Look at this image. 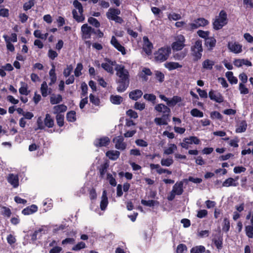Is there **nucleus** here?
<instances>
[{
  "label": "nucleus",
  "mask_w": 253,
  "mask_h": 253,
  "mask_svg": "<svg viewBox=\"0 0 253 253\" xmlns=\"http://www.w3.org/2000/svg\"><path fill=\"white\" fill-rule=\"evenodd\" d=\"M111 102L116 105H120L123 101V98L118 95H112L110 96Z\"/></svg>",
  "instance_id": "obj_35"
},
{
  "label": "nucleus",
  "mask_w": 253,
  "mask_h": 253,
  "mask_svg": "<svg viewBox=\"0 0 253 253\" xmlns=\"http://www.w3.org/2000/svg\"><path fill=\"white\" fill-rule=\"evenodd\" d=\"M143 95V92L141 89H136L130 91L128 93L129 98L134 101H137Z\"/></svg>",
  "instance_id": "obj_19"
},
{
  "label": "nucleus",
  "mask_w": 253,
  "mask_h": 253,
  "mask_svg": "<svg viewBox=\"0 0 253 253\" xmlns=\"http://www.w3.org/2000/svg\"><path fill=\"white\" fill-rule=\"evenodd\" d=\"M81 89H82V92L81 94V97H87V94L88 87L85 83L83 82L82 83Z\"/></svg>",
  "instance_id": "obj_51"
},
{
  "label": "nucleus",
  "mask_w": 253,
  "mask_h": 253,
  "mask_svg": "<svg viewBox=\"0 0 253 253\" xmlns=\"http://www.w3.org/2000/svg\"><path fill=\"white\" fill-rule=\"evenodd\" d=\"M121 14V10L118 8H110L106 12L107 18L110 20H113L115 17Z\"/></svg>",
  "instance_id": "obj_20"
},
{
  "label": "nucleus",
  "mask_w": 253,
  "mask_h": 253,
  "mask_svg": "<svg viewBox=\"0 0 253 253\" xmlns=\"http://www.w3.org/2000/svg\"><path fill=\"white\" fill-rule=\"evenodd\" d=\"M73 67L72 65L67 66V68L64 70L63 75L66 78L69 77L72 72Z\"/></svg>",
  "instance_id": "obj_63"
},
{
  "label": "nucleus",
  "mask_w": 253,
  "mask_h": 253,
  "mask_svg": "<svg viewBox=\"0 0 253 253\" xmlns=\"http://www.w3.org/2000/svg\"><path fill=\"white\" fill-rule=\"evenodd\" d=\"M238 185V183L236 182V180L232 177H229L226 179L223 183L222 187H230V186H237Z\"/></svg>",
  "instance_id": "obj_27"
},
{
  "label": "nucleus",
  "mask_w": 253,
  "mask_h": 253,
  "mask_svg": "<svg viewBox=\"0 0 253 253\" xmlns=\"http://www.w3.org/2000/svg\"><path fill=\"white\" fill-rule=\"evenodd\" d=\"M171 48L169 46L162 47L154 53V60L157 63H162L166 61L171 53Z\"/></svg>",
  "instance_id": "obj_3"
},
{
  "label": "nucleus",
  "mask_w": 253,
  "mask_h": 253,
  "mask_svg": "<svg viewBox=\"0 0 253 253\" xmlns=\"http://www.w3.org/2000/svg\"><path fill=\"white\" fill-rule=\"evenodd\" d=\"M157 201L153 200H150L148 201H146L145 200H141V203L145 206H148L149 207H154Z\"/></svg>",
  "instance_id": "obj_57"
},
{
  "label": "nucleus",
  "mask_w": 253,
  "mask_h": 253,
  "mask_svg": "<svg viewBox=\"0 0 253 253\" xmlns=\"http://www.w3.org/2000/svg\"><path fill=\"white\" fill-rule=\"evenodd\" d=\"M143 98L146 99V100H148L149 101H151L153 103H154L156 99V96L153 94H148L146 93L143 95Z\"/></svg>",
  "instance_id": "obj_60"
},
{
  "label": "nucleus",
  "mask_w": 253,
  "mask_h": 253,
  "mask_svg": "<svg viewBox=\"0 0 253 253\" xmlns=\"http://www.w3.org/2000/svg\"><path fill=\"white\" fill-rule=\"evenodd\" d=\"M226 77L231 84H236L238 83V79L233 76V73L231 71H228L226 73Z\"/></svg>",
  "instance_id": "obj_33"
},
{
  "label": "nucleus",
  "mask_w": 253,
  "mask_h": 253,
  "mask_svg": "<svg viewBox=\"0 0 253 253\" xmlns=\"http://www.w3.org/2000/svg\"><path fill=\"white\" fill-rule=\"evenodd\" d=\"M35 4V0H30L23 4V9L25 11H27L31 9Z\"/></svg>",
  "instance_id": "obj_58"
},
{
  "label": "nucleus",
  "mask_w": 253,
  "mask_h": 253,
  "mask_svg": "<svg viewBox=\"0 0 253 253\" xmlns=\"http://www.w3.org/2000/svg\"><path fill=\"white\" fill-rule=\"evenodd\" d=\"M185 39L184 36L179 35L176 37L175 41L172 43L171 48L173 50H181L185 46Z\"/></svg>",
  "instance_id": "obj_8"
},
{
  "label": "nucleus",
  "mask_w": 253,
  "mask_h": 253,
  "mask_svg": "<svg viewBox=\"0 0 253 253\" xmlns=\"http://www.w3.org/2000/svg\"><path fill=\"white\" fill-rule=\"evenodd\" d=\"M83 69V65L81 63H78L75 70L74 74L76 77H79L82 75L81 71Z\"/></svg>",
  "instance_id": "obj_55"
},
{
  "label": "nucleus",
  "mask_w": 253,
  "mask_h": 253,
  "mask_svg": "<svg viewBox=\"0 0 253 253\" xmlns=\"http://www.w3.org/2000/svg\"><path fill=\"white\" fill-rule=\"evenodd\" d=\"M215 63L213 61L210 59H206L202 63L203 68L207 70H211Z\"/></svg>",
  "instance_id": "obj_34"
},
{
  "label": "nucleus",
  "mask_w": 253,
  "mask_h": 253,
  "mask_svg": "<svg viewBox=\"0 0 253 253\" xmlns=\"http://www.w3.org/2000/svg\"><path fill=\"white\" fill-rule=\"evenodd\" d=\"M168 117H162V118H156L154 119V122L157 125L159 126L167 125L168 124V123L166 120V119Z\"/></svg>",
  "instance_id": "obj_50"
},
{
  "label": "nucleus",
  "mask_w": 253,
  "mask_h": 253,
  "mask_svg": "<svg viewBox=\"0 0 253 253\" xmlns=\"http://www.w3.org/2000/svg\"><path fill=\"white\" fill-rule=\"evenodd\" d=\"M191 55L193 57L194 62L198 61L202 56L203 51L202 47V42L201 40H197L194 44L191 47Z\"/></svg>",
  "instance_id": "obj_5"
},
{
  "label": "nucleus",
  "mask_w": 253,
  "mask_h": 253,
  "mask_svg": "<svg viewBox=\"0 0 253 253\" xmlns=\"http://www.w3.org/2000/svg\"><path fill=\"white\" fill-rule=\"evenodd\" d=\"M114 138L113 142H115V148L119 150H124L126 148V144L124 142V139L122 136H119L116 139Z\"/></svg>",
  "instance_id": "obj_17"
},
{
  "label": "nucleus",
  "mask_w": 253,
  "mask_h": 253,
  "mask_svg": "<svg viewBox=\"0 0 253 253\" xmlns=\"http://www.w3.org/2000/svg\"><path fill=\"white\" fill-rule=\"evenodd\" d=\"M56 120L57 125L59 127H62L64 124V116L62 114H57L56 116Z\"/></svg>",
  "instance_id": "obj_47"
},
{
  "label": "nucleus",
  "mask_w": 253,
  "mask_h": 253,
  "mask_svg": "<svg viewBox=\"0 0 253 253\" xmlns=\"http://www.w3.org/2000/svg\"><path fill=\"white\" fill-rule=\"evenodd\" d=\"M108 204V197L107 195V192L105 190H103L101 197V201L100 202V209L102 211L106 209Z\"/></svg>",
  "instance_id": "obj_22"
},
{
  "label": "nucleus",
  "mask_w": 253,
  "mask_h": 253,
  "mask_svg": "<svg viewBox=\"0 0 253 253\" xmlns=\"http://www.w3.org/2000/svg\"><path fill=\"white\" fill-rule=\"evenodd\" d=\"M54 114H61V113L65 112L67 110V107L64 104H60L53 107Z\"/></svg>",
  "instance_id": "obj_26"
},
{
  "label": "nucleus",
  "mask_w": 253,
  "mask_h": 253,
  "mask_svg": "<svg viewBox=\"0 0 253 253\" xmlns=\"http://www.w3.org/2000/svg\"><path fill=\"white\" fill-rule=\"evenodd\" d=\"M216 41L214 37H208L205 40V45L209 50H212L215 46Z\"/></svg>",
  "instance_id": "obj_24"
},
{
  "label": "nucleus",
  "mask_w": 253,
  "mask_h": 253,
  "mask_svg": "<svg viewBox=\"0 0 253 253\" xmlns=\"http://www.w3.org/2000/svg\"><path fill=\"white\" fill-rule=\"evenodd\" d=\"M187 248L186 246L183 244H180L177 247L176 253H185L187 251Z\"/></svg>",
  "instance_id": "obj_62"
},
{
  "label": "nucleus",
  "mask_w": 253,
  "mask_h": 253,
  "mask_svg": "<svg viewBox=\"0 0 253 253\" xmlns=\"http://www.w3.org/2000/svg\"><path fill=\"white\" fill-rule=\"evenodd\" d=\"M22 86L19 89V93L22 95H27L30 92V91L28 90L27 84L23 82H21Z\"/></svg>",
  "instance_id": "obj_42"
},
{
  "label": "nucleus",
  "mask_w": 253,
  "mask_h": 253,
  "mask_svg": "<svg viewBox=\"0 0 253 253\" xmlns=\"http://www.w3.org/2000/svg\"><path fill=\"white\" fill-rule=\"evenodd\" d=\"M110 142L109 138L107 136H104L100 138H97L94 142V145L96 147H106Z\"/></svg>",
  "instance_id": "obj_13"
},
{
  "label": "nucleus",
  "mask_w": 253,
  "mask_h": 253,
  "mask_svg": "<svg viewBox=\"0 0 253 253\" xmlns=\"http://www.w3.org/2000/svg\"><path fill=\"white\" fill-rule=\"evenodd\" d=\"M247 128V124L246 121H242L240 122L239 126L236 128V132L241 133L245 132Z\"/></svg>",
  "instance_id": "obj_37"
},
{
  "label": "nucleus",
  "mask_w": 253,
  "mask_h": 253,
  "mask_svg": "<svg viewBox=\"0 0 253 253\" xmlns=\"http://www.w3.org/2000/svg\"><path fill=\"white\" fill-rule=\"evenodd\" d=\"M181 101V98L180 97L178 96H174L170 100L169 99V101H167V104L170 107H172L175 106L178 102H179Z\"/></svg>",
  "instance_id": "obj_36"
},
{
  "label": "nucleus",
  "mask_w": 253,
  "mask_h": 253,
  "mask_svg": "<svg viewBox=\"0 0 253 253\" xmlns=\"http://www.w3.org/2000/svg\"><path fill=\"white\" fill-rule=\"evenodd\" d=\"M209 23L208 20L204 18H198L195 19L193 23H189L186 25L185 29L188 31H193L200 27H204Z\"/></svg>",
  "instance_id": "obj_7"
},
{
  "label": "nucleus",
  "mask_w": 253,
  "mask_h": 253,
  "mask_svg": "<svg viewBox=\"0 0 253 253\" xmlns=\"http://www.w3.org/2000/svg\"><path fill=\"white\" fill-rule=\"evenodd\" d=\"M228 48L234 53H239L242 51V45L237 42H229Z\"/></svg>",
  "instance_id": "obj_16"
},
{
  "label": "nucleus",
  "mask_w": 253,
  "mask_h": 253,
  "mask_svg": "<svg viewBox=\"0 0 253 253\" xmlns=\"http://www.w3.org/2000/svg\"><path fill=\"white\" fill-rule=\"evenodd\" d=\"M111 43L118 51L121 52L123 55H125L126 54V49L125 47L120 44V43L118 42V40L114 36L112 37Z\"/></svg>",
  "instance_id": "obj_15"
},
{
  "label": "nucleus",
  "mask_w": 253,
  "mask_h": 253,
  "mask_svg": "<svg viewBox=\"0 0 253 253\" xmlns=\"http://www.w3.org/2000/svg\"><path fill=\"white\" fill-rule=\"evenodd\" d=\"M230 221L227 218H224L223 220V225L222 226V230L225 232L229 231L230 229Z\"/></svg>",
  "instance_id": "obj_56"
},
{
  "label": "nucleus",
  "mask_w": 253,
  "mask_h": 253,
  "mask_svg": "<svg viewBox=\"0 0 253 253\" xmlns=\"http://www.w3.org/2000/svg\"><path fill=\"white\" fill-rule=\"evenodd\" d=\"M155 109L159 112L163 113V117H168L170 112V109L164 104H159L155 106Z\"/></svg>",
  "instance_id": "obj_14"
},
{
  "label": "nucleus",
  "mask_w": 253,
  "mask_h": 253,
  "mask_svg": "<svg viewBox=\"0 0 253 253\" xmlns=\"http://www.w3.org/2000/svg\"><path fill=\"white\" fill-rule=\"evenodd\" d=\"M186 56V52L181 51L180 52L175 53L173 55V57L175 59L177 60H182Z\"/></svg>",
  "instance_id": "obj_61"
},
{
  "label": "nucleus",
  "mask_w": 253,
  "mask_h": 253,
  "mask_svg": "<svg viewBox=\"0 0 253 253\" xmlns=\"http://www.w3.org/2000/svg\"><path fill=\"white\" fill-rule=\"evenodd\" d=\"M89 97L90 102L91 103H92L93 104H94L95 106L99 105L100 101V99L98 97H95L92 93L90 94Z\"/></svg>",
  "instance_id": "obj_52"
},
{
  "label": "nucleus",
  "mask_w": 253,
  "mask_h": 253,
  "mask_svg": "<svg viewBox=\"0 0 253 253\" xmlns=\"http://www.w3.org/2000/svg\"><path fill=\"white\" fill-rule=\"evenodd\" d=\"M116 75L119 78L117 81L118 86L117 90L119 92H124L128 87L129 84V74L124 65H116L115 68Z\"/></svg>",
  "instance_id": "obj_1"
},
{
  "label": "nucleus",
  "mask_w": 253,
  "mask_h": 253,
  "mask_svg": "<svg viewBox=\"0 0 253 253\" xmlns=\"http://www.w3.org/2000/svg\"><path fill=\"white\" fill-rule=\"evenodd\" d=\"M155 78L159 83H162L164 81L165 75L161 71L156 70L154 71Z\"/></svg>",
  "instance_id": "obj_38"
},
{
  "label": "nucleus",
  "mask_w": 253,
  "mask_h": 253,
  "mask_svg": "<svg viewBox=\"0 0 253 253\" xmlns=\"http://www.w3.org/2000/svg\"><path fill=\"white\" fill-rule=\"evenodd\" d=\"M38 207L36 205H32L26 207L22 211V213L24 215H30L38 211Z\"/></svg>",
  "instance_id": "obj_21"
},
{
  "label": "nucleus",
  "mask_w": 253,
  "mask_h": 253,
  "mask_svg": "<svg viewBox=\"0 0 253 253\" xmlns=\"http://www.w3.org/2000/svg\"><path fill=\"white\" fill-rule=\"evenodd\" d=\"M143 50L147 54L150 55L152 53V50L153 48L152 43L149 41L148 38L144 36L143 38Z\"/></svg>",
  "instance_id": "obj_12"
},
{
  "label": "nucleus",
  "mask_w": 253,
  "mask_h": 253,
  "mask_svg": "<svg viewBox=\"0 0 253 253\" xmlns=\"http://www.w3.org/2000/svg\"><path fill=\"white\" fill-rule=\"evenodd\" d=\"M44 125L48 128H51L54 126V120L49 114L45 115V118L44 119Z\"/></svg>",
  "instance_id": "obj_29"
},
{
  "label": "nucleus",
  "mask_w": 253,
  "mask_h": 253,
  "mask_svg": "<svg viewBox=\"0 0 253 253\" xmlns=\"http://www.w3.org/2000/svg\"><path fill=\"white\" fill-rule=\"evenodd\" d=\"M7 180L14 188L19 186V177L17 174L9 173L7 177Z\"/></svg>",
  "instance_id": "obj_18"
},
{
  "label": "nucleus",
  "mask_w": 253,
  "mask_h": 253,
  "mask_svg": "<svg viewBox=\"0 0 253 253\" xmlns=\"http://www.w3.org/2000/svg\"><path fill=\"white\" fill-rule=\"evenodd\" d=\"M150 168L151 170L156 169L157 172L159 174L164 173L165 169L162 168L159 164H151L150 165Z\"/></svg>",
  "instance_id": "obj_41"
},
{
  "label": "nucleus",
  "mask_w": 253,
  "mask_h": 253,
  "mask_svg": "<svg viewBox=\"0 0 253 253\" xmlns=\"http://www.w3.org/2000/svg\"><path fill=\"white\" fill-rule=\"evenodd\" d=\"M67 120L69 122H74L76 121V113L75 111H70L67 113Z\"/></svg>",
  "instance_id": "obj_40"
},
{
  "label": "nucleus",
  "mask_w": 253,
  "mask_h": 253,
  "mask_svg": "<svg viewBox=\"0 0 253 253\" xmlns=\"http://www.w3.org/2000/svg\"><path fill=\"white\" fill-rule=\"evenodd\" d=\"M190 113L192 116L195 117L202 118L204 116L203 112L196 108L192 109L191 110Z\"/></svg>",
  "instance_id": "obj_49"
},
{
  "label": "nucleus",
  "mask_w": 253,
  "mask_h": 253,
  "mask_svg": "<svg viewBox=\"0 0 253 253\" xmlns=\"http://www.w3.org/2000/svg\"><path fill=\"white\" fill-rule=\"evenodd\" d=\"M3 38L4 39L5 42H6L7 49L11 52L14 51L15 48L13 44L10 42L9 37L7 35H4L3 36Z\"/></svg>",
  "instance_id": "obj_39"
},
{
  "label": "nucleus",
  "mask_w": 253,
  "mask_h": 253,
  "mask_svg": "<svg viewBox=\"0 0 253 253\" xmlns=\"http://www.w3.org/2000/svg\"><path fill=\"white\" fill-rule=\"evenodd\" d=\"M209 96L211 100L221 103L224 101V97L220 92L211 89L209 92Z\"/></svg>",
  "instance_id": "obj_10"
},
{
  "label": "nucleus",
  "mask_w": 253,
  "mask_h": 253,
  "mask_svg": "<svg viewBox=\"0 0 253 253\" xmlns=\"http://www.w3.org/2000/svg\"><path fill=\"white\" fill-rule=\"evenodd\" d=\"M227 14L224 10L219 12V15L213 19L212 26L215 30L221 29L228 23Z\"/></svg>",
  "instance_id": "obj_4"
},
{
  "label": "nucleus",
  "mask_w": 253,
  "mask_h": 253,
  "mask_svg": "<svg viewBox=\"0 0 253 253\" xmlns=\"http://www.w3.org/2000/svg\"><path fill=\"white\" fill-rule=\"evenodd\" d=\"M239 89L240 91V93L243 94H247L249 92L248 88H247L245 85L243 83L239 84Z\"/></svg>",
  "instance_id": "obj_64"
},
{
  "label": "nucleus",
  "mask_w": 253,
  "mask_h": 253,
  "mask_svg": "<svg viewBox=\"0 0 253 253\" xmlns=\"http://www.w3.org/2000/svg\"><path fill=\"white\" fill-rule=\"evenodd\" d=\"M104 60L107 62L102 63L101 64V67L104 70H105L106 72L110 73V74H114V69H113V66H116V65H117L116 61L115 60L112 61L107 58H105Z\"/></svg>",
  "instance_id": "obj_9"
},
{
  "label": "nucleus",
  "mask_w": 253,
  "mask_h": 253,
  "mask_svg": "<svg viewBox=\"0 0 253 253\" xmlns=\"http://www.w3.org/2000/svg\"><path fill=\"white\" fill-rule=\"evenodd\" d=\"M109 164L108 163L106 162L101 164L100 167L98 168V170L100 173V177L103 178L105 174L107 171V169L109 168Z\"/></svg>",
  "instance_id": "obj_31"
},
{
  "label": "nucleus",
  "mask_w": 253,
  "mask_h": 253,
  "mask_svg": "<svg viewBox=\"0 0 253 253\" xmlns=\"http://www.w3.org/2000/svg\"><path fill=\"white\" fill-rule=\"evenodd\" d=\"M48 86L46 82L44 81L41 87V91L42 95L43 97H46L48 95L47 93Z\"/></svg>",
  "instance_id": "obj_45"
},
{
  "label": "nucleus",
  "mask_w": 253,
  "mask_h": 253,
  "mask_svg": "<svg viewBox=\"0 0 253 253\" xmlns=\"http://www.w3.org/2000/svg\"><path fill=\"white\" fill-rule=\"evenodd\" d=\"M246 234L249 238H253V226L247 225L245 227Z\"/></svg>",
  "instance_id": "obj_54"
},
{
  "label": "nucleus",
  "mask_w": 253,
  "mask_h": 253,
  "mask_svg": "<svg viewBox=\"0 0 253 253\" xmlns=\"http://www.w3.org/2000/svg\"><path fill=\"white\" fill-rule=\"evenodd\" d=\"M165 66L169 70L171 71L182 67V65L177 62H169L165 64Z\"/></svg>",
  "instance_id": "obj_28"
},
{
  "label": "nucleus",
  "mask_w": 253,
  "mask_h": 253,
  "mask_svg": "<svg viewBox=\"0 0 253 253\" xmlns=\"http://www.w3.org/2000/svg\"><path fill=\"white\" fill-rule=\"evenodd\" d=\"M212 243L214 244L216 248L218 251L221 250L223 248V236L218 233L213 235V237L211 240Z\"/></svg>",
  "instance_id": "obj_11"
},
{
  "label": "nucleus",
  "mask_w": 253,
  "mask_h": 253,
  "mask_svg": "<svg viewBox=\"0 0 253 253\" xmlns=\"http://www.w3.org/2000/svg\"><path fill=\"white\" fill-rule=\"evenodd\" d=\"M173 163V160L172 158L162 159L161 161V164L163 166L169 167Z\"/></svg>",
  "instance_id": "obj_53"
},
{
  "label": "nucleus",
  "mask_w": 253,
  "mask_h": 253,
  "mask_svg": "<svg viewBox=\"0 0 253 253\" xmlns=\"http://www.w3.org/2000/svg\"><path fill=\"white\" fill-rule=\"evenodd\" d=\"M74 6L78 10L80 15H78V12L76 9L72 10V14L73 18L78 22H83L85 19L84 16V8L82 3L77 0H75L73 1Z\"/></svg>",
  "instance_id": "obj_6"
},
{
  "label": "nucleus",
  "mask_w": 253,
  "mask_h": 253,
  "mask_svg": "<svg viewBox=\"0 0 253 253\" xmlns=\"http://www.w3.org/2000/svg\"><path fill=\"white\" fill-rule=\"evenodd\" d=\"M81 32L83 40L90 39L92 34L97 35L98 38H102L104 36L103 33L100 30L95 29L87 24H84L82 26Z\"/></svg>",
  "instance_id": "obj_2"
},
{
  "label": "nucleus",
  "mask_w": 253,
  "mask_h": 253,
  "mask_svg": "<svg viewBox=\"0 0 253 253\" xmlns=\"http://www.w3.org/2000/svg\"><path fill=\"white\" fill-rule=\"evenodd\" d=\"M177 149V146L174 144H170L169 145V147L165 149L164 153L167 155L172 154L174 151Z\"/></svg>",
  "instance_id": "obj_44"
},
{
  "label": "nucleus",
  "mask_w": 253,
  "mask_h": 253,
  "mask_svg": "<svg viewBox=\"0 0 253 253\" xmlns=\"http://www.w3.org/2000/svg\"><path fill=\"white\" fill-rule=\"evenodd\" d=\"M88 22L95 28H99L100 26V22L95 18L89 17L88 18Z\"/></svg>",
  "instance_id": "obj_46"
},
{
  "label": "nucleus",
  "mask_w": 253,
  "mask_h": 253,
  "mask_svg": "<svg viewBox=\"0 0 253 253\" xmlns=\"http://www.w3.org/2000/svg\"><path fill=\"white\" fill-rule=\"evenodd\" d=\"M62 101V97L60 94H53L50 97V102L52 105L57 104Z\"/></svg>",
  "instance_id": "obj_30"
},
{
  "label": "nucleus",
  "mask_w": 253,
  "mask_h": 253,
  "mask_svg": "<svg viewBox=\"0 0 253 253\" xmlns=\"http://www.w3.org/2000/svg\"><path fill=\"white\" fill-rule=\"evenodd\" d=\"M142 73H144V75H142L141 77L145 81H147L148 79L146 76H151L152 75V72L151 70L149 68L146 67L143 68Z\"/></svg>",
  "instance_id": "obj_48"
},
{
  "label": "nucleus",
  "mask_w": 253,
  "mask_h": 253,
  "mask_svg": "<svg viewBox=\"0 0 253 253\" xmlns=\"http://www.w3.org/2000/svg\"><path fill=\"white\" fill-rule=\"evenodd\" d=\"M106 156L112 160H116L120 155V152L117 150H109L106 153Z\"/></svg>",
  "instance_id": "obj_25"
},
{
  "label": "nucleus",
  "mask_w": 253,
  "mask_h": 253,
  "mask_svg": "<svg viewBox=\"0 0 253 253\" xmlns=\"http://www.w3.org/2000/svg\"><path fill=\"white\" fill-rule=\"evenodd\" d=\"M1 214L3 216H7V217H9L11 214V211L10 209L9 208L3 206L1 208Z\"/></svg>",
  "instance_id": "obj_59"
},
{
  "label": "nucleus",
  "mask_w": 253,
  "mask_h": 253,
  "mask_svg": "<svg viewBox=\"0 0 253 253\" xmlns=\"http://www.w3.org/2000/svg\"><path fill=\"white\" fill-rule=\"evenodd\" d=\"M205 248L203 246H197L193 247L190 251L191 253H203L205 251Z\"/></svg>",
  "instance_id": "obj_43"
},
{
  "label": "nucleus",
  "mask_w": 253,
  "mask_h": 253,
  "mask_svg": "<svg viewBox=\"0 0 253 253\" xmlns=\"http://www.w3.org/2000/svg\"><path fill=\"white\" fill-rule=\"evenodd\" d=\"M49 74L50 79V82L49 83V85H51L56 82L57 79V77L55 73V66L54 65L52 66V68L49 71Z\"/></svg>",
  "instance_id": "obj_32"
},
{
  "label": "nucleus",
  "mask_w": 253,
  "mask_h": 253,
  "mask_svg": "<svg viewBox=\"0 0 253 253\" xmlns=\"http://www.w3.org/2000/svg\"><path fill=\"white\" fill-rule=\"evenodd\" d=\"M183 183L182 181L175 183L173 186L172 192L177 195H181L183 192Z\"/></svg>",
  "instance_id": "obj_23"
}]
</instances>
